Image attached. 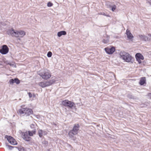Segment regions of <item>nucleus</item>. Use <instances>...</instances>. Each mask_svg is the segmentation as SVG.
Returning <instances> with one entry per match:
<instances>
[{"label": "nucleus", "instance_id": "20", "mask_svg": "<svg viewBox=\"0 0 151 151\" xmlns=\"http://www.w3.org/2000/svg\"><path fill=\"white\" fill-rule=\"evenodd\" d=\"M43 131L42 130H39L38 131V134L39 137H41L43 136Z\"/></svg>", "mask_w": 151, "mask_h": 151}, {"label": "nucleus", "instance_id": "9", "mask_svg": "<svg viewBox=\"0 0 151 151\" xmlns=\"http://www.w3.org/2000/svg\"><path fill=\"white\" fill-rule=\"evenodd\" d=\"M7 139L8 142L12 145H17V144L15 139L11 136H8Z\"/></svg>", "mask_w": 151, "mask_h": 151}, {"label": "nucleus", "instance_id": "8", "mask_svg": "<svg viewBox=\"0 0 151 151\" xmlns=\"http://www.w3.org/2000/svg\"><path fill=\"white\" fill-rule=\"evenodd\" d=\"M135 58L137 61L140 64L142 63L141 60H143L144 59V58L143 55L140 53H137L135 55Z\"/></svg>", "mask_w": 151, "mask_h": 151}, {"label": "nucleus", "instance_id": "13", "mask_svg": "<svg viewBox=\"0 0 151 151\" xmlns=\"http://www.w3.org/2000/svg\"><path fill=\"white\" fill-rule=\"evenodd\" d=\"M78 133L75 132L71 130L69 131L68 135L70 138H72L73 137L74 135L77 134Z\"/></svg>", "mask_w": 151, "mask_h": 151}, {"label": "nucleus", "instance_id": "2", "mask_svg": "<svg viewBox=\"0 0 151 151\" xmlns=\"http://www.w3.org/2000/svg\"><path fill=\"white\" fill-rule=\"evenodd\" d=\"M17 113L20 114H25L27 116H29L33 114V111L31 109L25 108L19 109Z\"/></svg>", "mask_w": 151, "mask_h": 151}, {"label": "nucleus", "instance_id": "18", "mask_svg": "<svg viewBox=\"0 0 151 151\" xmlns=\"http://www.w3.org/2000/svg\"><path fill=\"white\" fill-rule=\"evenodd\" d=\"M38 85L42 88L47 87L45 82H41L38 83Z\"/></svg>", "mask_w": 151, "mask_h": 151}, {"label": "nucleus", "instance_id": "12", "mask_svg": "<svg viewBox=\"0 0 151 151\" xmlns=\"http://www.w3.org/2000/svg\"><path fill=\"white\" fill-rule=\"evenodd\" d=\"M126 34L127 36V38L129 40H131L134 37L132 35L130 31L128 29L126 30Z\"/></svg>", "mask_w": 151, "mask_h": 151}, {"label": "nucleus", "instance_id": "19", "mask_svg": "<svg viewBox=\"0 0 151 151\" xmlns=\"http://www.w3.org/2000/svg\"><path fill=\"white\" fill-rule=\"evenodd\" d=\"M139 37L140 38L145 41L148 40V37L145 35H139Z\"/></svg>", "mask_w": 151, "mask_h": 151}, {"label": "nucleus", "instance_id": "17", "mask_svg": "<svg viewBox=\"0 0 151 151\" xmlns=\"http://www.w3.org/2000/svg\"><path fill=\"white\" fill-rule=\"evenodd\" d=\"M29 136H32L34 134H35L36 133V130L35 129L32 131H28V132Z\"/></svg>", "mask_w": 151, "mask_h": 151}, {"label": "nucleus", "instance_id": "14", "mask_svg": "<svg viewBox=\"0 0 151 151\" xmlns=\"http://www.w3.org/2000/svg\"><path fill=\"white\" fill-rule=\"evenodd\" d=\"M146 79L145 77H142L140 78L139 84L141 85H143L146 83Z\"/></svg>", "mask_w": 151, "mask_h": 151}, {"label": "nucleus", "instance_id": "25", "mask_svg": "<svg viewBox=\"0 0 151 151\" xmlns=\"http://www.w3.org/2000/svg\"><path fill=\"white\" fill-rule=\"evenodd\" d=\"M116 9V6L115 5H114L112 7L111 10L113 12H114Z\"/></svg>", "mask_w": 151, "mask_h": 151}, {"label": "nucleus", "instance_id": "30", "mask_svg": "<svg viewBox=\"0 0 151 151\" xmlns=\"http://www.w3.org/2000/svg\"><path fill=\"white\" fill-rule=\"evenodd\" d=\"M148 96H151V93H149L148 94Z\"/></svg>", "mask_w": 151, "mask_h": 151}, {"label": "nucleus", "instance_id": "33", "mask_svg": "<svg viewBox=\"0 0 151 151\" xmlns=\"http://www.w3.org/2000/svg\"><path fill=\"white\" fill-rule=\"evenodd\" d=\"M99 14H101V13H99Z\"/></svg>", "mask_w": 151, "mask_h": 151}, {"label": "nucleus", "instance_id": "11", "mask_svg": "<svg viewBox=\"0 0 151 151\" xmlns=\"http://www.w3.org/2000/svg\"><path fill=\"white\" fill-rule=\"evenodd\" d=\"M79 128L80 126L79 124H76L74 125L73 129L71 130L75 132L78 133Z\"/></svg>", "mask_w": 151, "mask_h": 151}, {"label": "nucleus", "instance_id": "16", "mask_svg": "<svg viewBox=\"0 0 151 151\" xmlns=\"http://www.w3.org/2000/svg\"><path fill=\"white\" fill-rule=\"evenodd\" d=\"M66 34V32L64 31H61L59 32H58V36L59 37H60L62 35H65Z\"/></svg>", "mask_w": 151, "mask_h": 151}, {"label": "nucleus", "instance_id": "6", "mask_svg": "<svg viewBox=\"0 0 151 151\" xmlns=\"http://www.w3.org/2000/svg\"><path fill=\"white\" fill-rule=\"evenodd\" d=\"M21 136L24 140L27 141H30L31 138L29 136L28 132H21L20 133Z\"/></svg>", "mask_w": 151, "mask_h": 151}, {"label": "nucleus", "instance_id": "15", "mask_svg": "<svg viewBox=\"0 0 151 151\" xmlns=\"http://www.w3.org/2000/svg\"><path fill=\"white\" fill-rule=\"evenodd\" d=\"M55 81V80L53 79L46 81L45 82L47 86H48L51 85L54 83Z\"/></svg>", "mask_w": 151, "mask_h": 151}, {"label": "nucleus", "instance_id": "3", "mask_svg": "<svg viewBox=\"0 0 151 151\" xmlns=\"http://www.w3.org/2000/svg\"><path fill=\"white\" fill-rule=\"evenodd\" d=\"M120 56L123 60L127 62H131L132 59V57L128 52H121L120 54Z\"/></svg>", "mask_w": 151, "mask_h": 151}, {"label": "nucleus", "instance_id": "28", "mask_svg": "<svg viewBox=\"0 0 151 151\" xmlns=\"http://www.w3.org/2000/svg\"><path fill=\"white\" fill-rule=\"evenodd\" d=\"M148 2L150 5H151V0L149 1L148 0Z\"/></svg>", "mask_w": 151, "mask_h": 151}, {"label": "nucleus", "instance_id": "24", "mask_svg": "<svg viewBox=\"0 0 151 151\" xmlns=\"http://www.w3.org/2000/svg\"><path fill=\"white\" fill-rule=\"evenodd\" d=\"M14 82V79H11L9 81V83L10 84H13Z\"/></svg>", "mask_w": 151, "mask_h": 151}, {"label": "nucleus", "instance_id": "23", "mask_svg": "<svg viewBox=\"0 0 151 151\" xmlns=\"http://www.w3.org/2000/svg\"><path fill=\"white\" fill-rule=\"evenodd\" d=\"M52 55V52H49L47 54V56L48 57H50Z\"/></svg>", "mask_w": 151, "mask_h": 151}, {"label": "nucleus", "instance_id": "22", "mask_svg": "<svg viewBox=\"0 0 151 151\" xmlns=\"http://www.w3.org/2000/svg\"><path fill=\"white\" fill-rule=\"evenodd\" d=\"M109 41V38H107V39H104L103 40V42L105 44L108 43Z\"/></svg>", "mask_w": 151, "mask_h": 151}, {"label": "nucleus", "instance_id": "5", "mask_svg": "<svg viewBox=\"0 0 151 151\" xmlns=\"http://www.w3.org/2000/svg\"><path fill=\"white\" fill-rule=\"evenodd\" d=\"M62 105L65 107L72 108L75 105L74 102L68 100H65L62 102Z\"/></svg>", "mask_w": 151, "mask_h": 151}, {"label": "nucleus", "instance_id": "7", "mask_svg": "<svg viewBox=\"0 0 151 151\" xmlns=\"http://www.w3.org/2000/svg\"><path fill=\"white\" fill-rule=\"evenodd\" d=\"M9 51V48L6 45H4L0 49V52L2 54H6L8 53Z\"/></svg>", "mask_w": 151, "mask_h": 151}, {"label": "nucleus", "instance_id": "1", "mask_svg": "<svg viewBox=\"0 0 151 151\" xmlns=\"http://www.w3.org/2000/svg\"><path fill=\"white\" fill-rule=\"evenodd\" d=\"M8 33L10 34L12 36L17 37H22L26 34L25 32L23 30H15L14 29L9 30Z\"/></svg>", "mask_w": 151, "mask_h": 151}, {"label": "nucleus", "instance_id": "21", "mask_svg": "<svg viewBox=\"0 0 151 151\" xmlns=\"http://www.w3.org/2000/svg\"><path fill=\"white\" fill-rule=\"evenodd\" d=\"M14 82L17 84H19L20 83L19 80L17 78H15L14 79Z\"/></svg>", "mask_w": 151, "mask_h": 151}, {"label": "nucleus", "instance_id": "32", "mask_svg": "<svg viewBox=\"0 0 151 151\" xmlns=\"http://www.w3.org/2000/svg\"><path fill=\"white\" fill-rule=\"evenodd\" d=\"M103 14L104 15H105V13H104V14Z\"/></svg>", "mask_w": 151, "mask_h": 151}, {"label": "nucleus", "instance_id": "27", "mask_svg": "<svg viewBox=\"0 0 151 151\" xmlns=\"http://www.w3.org/2000/svg\"><path fill=\"white\" fill-rule=\"evenodd\" d=\"M29 97V98H31L32 97V93L30 92H29L28 93Z\"/></svg>", "mask_w": 151, "mask_h": 151}, {"label": "nucleus", "instance_id": "10", "mask_svg": "<svg viewBox=\"0 0 151 151\" xmlns=\"http://www.w3.org/2000/svg\"><path fill=\"white\" fill-rule=\"evenodd\" d=\"M105 50L106 52L108 54H112L115 51V49L114 47H112L111 48L109 47H107L105 48Z\"/></svg>", "mask_w": 151, "mask_h": 151}, {"label": "nucleus", "instance_id": "29", "mask_svg": "<svg viewBox=\"0 0 151 151\" xmlns=\"http://www.w3.org/2000/svg\"><path fill=\"white\" fill-rule=\"evenodd\" d=\"M32 96H33V97H36V95H35V94L34 93H33L32 94Z\"/></svg>", "mask_w": 151, "mask_h": 151}, {"label": "nucleus", "instance_id": "34", "mask_svg": "<svg viewBox=\"0 0 151 151\" xmlns=\"http://www.w3.org/2000/svg\"><path fill=\"white\" fill-rule=\"evenodd\" d=\"M106 16L108 17L109 16L108 15H106Z\"/></svg>", "mask_w": 151, "mask_h": 151}, {"label": "nucleus", "instance_id": "4", "mask_svg": "<svg viewBox=\"0 0 151 151\" xmlns=\"http://www.w3.org/2000/svg\"><path fill=\"white\" fill-rule=\"evenodd\" d=\"M40 76L43 79L47 80L50 78L51 76V74L50 71L48 70H46L40 74Z\"/></svg>", "mask_w": 151, "mask_h": 151}, {"label": "nucleus", "instance_id": "26", "mask_svg": "<svg viewBox=\"0 0 151 151\" xmlns=\"http://www.w3.org/2000/svg\"><path fill=\"white\" fill-rule=\"evenodd\" d=\"M53 5V4L51 2H49L47 4V6L48 7H51Z\"/></svg>", "mask_w": 151, "mask_h": 151}, {"label": "nucleus", "instance_id": "35", "mask_svg": "<svg viewBox=\"0 0 151 151\" xmlns=\"http://www.w3.org/2000/svg\"><path fill=\"white\" fill-rule=\"evenodd\" d=\"M10 147H12V146H11Z\"/></svg>", "mask_w": 151, "mask_h": 151}, {"label": "nucleus", "instance_id": "31", "mask_svg": "<svg viewBox=\"0 0 151 151\" xmlns=\"http://www.w3.org/2000/svg\"><path fill=\"white\" fill-rule=\"evenodd\" d=\"M148 35L149 36H150V37H151V34H148Z\"/></svg>", "mask_w": 151, "mask_h": 151}]
</instances>
